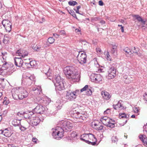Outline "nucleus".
Returning <instances> with one entry per match:
<instances>
[{"label": "nucleus", "mask_w": 147, "mask_h": 147, "mask_svg": "<svg viewBox=\"0 0 147 147\" xmlns=\"http://www.w3.org/2000/svg\"><path fill=\"white\" fill-rule=\"evenodd\" d=\"M34 77L33 76L30 77L26 76L25 79H24L22 81L24 82L25 84L28 85H31L34 82Z\"/></svg>", "instance_id": "2eb2a0df"}, {"label": "nucleus", "mask_w": 147, "mask_h": 147, "mask_svg": "<svg viewBox=\"0 0 147 147\" xmlns=\"http://www.w3.org/2000/svg\"><path fill=\"white\" fill-rule=\"evenodd\" d=\"M69 113L72 117L78 119V121L79 122H82L85 119L84 114L80 113L74 109L70 111Z\"/></svg>", "instance_id": "6e6552de"}, {"label": "nucleus", "mask_w": 147, "mask_h": 147, "mask_svg": "<svg viewBox=\"0 0 147 147\" xmlns=\"http://www.w3.org/2000/svg\"><path fill=\"white\" fill-rule=\"evenodd\" d=\"M27 121L31 125L36 126L40 123V120L38 117H34V115L31 117L29 121V120Z\"/></svg>", "instance_id": "ddd939ff"}, {"label": "nucleus", "mask_w": 147, "mask_h": 147, "mask_svg": "<svg viewBox=\"0 0 147 147\" xmlns=\"http://www.w3.org/2000/svg\"><path fill=\"white\" fill-rule=\"evenodd\" d=\"M9 41V39L7 35H5L3 40V42L5 44H7Z\"/></svg>", "instance_id": "7c9ffc66"}, {"label": "nucleus", "mask_w": 147, "mask_h": 147, "mask_svg": "<svg viewBox=\"0 0 147 147\" xmlns=\"http://www.w3.org/2000/svg\"><path fill=\"white\" fill-rule=\"evenodd\" d=\"M90 79L92 81L97 83L102 80V77L100 74L93 73L90 76Z\"/></svg>", "instance_id": "9b49d317"}, {"label": "nucleus", "mask_w": 147, "mask_h": 147, "mask_svg": "<svg viewBox=\"0 0 147 147\" xmlns=\"http://www.w3.org/2000/svg\"><path fill=\"white\" fill-rule=\"evenodd\" d=\"M29 64H30V63H25V65H26L28 67H29V68H30V65H29Z\"/></svg>", "instance_id": "69168bd1"}, {"label": "nucleus", "mask_w": 147, "mask_h": 147, "mask_svg": "<svg viewBox=\"0 0 147 147\" xmlns=\"http://www.w3.org/2000/svg\"><path fill=\"white\" fill-rule=\"evenodd\" d=\"M2 23L7 32H10L11 29V24L8 20H4Z\"/></svg>", "instance_id": "4468645a"}, {"label": "nucleus", "mask_w": 147, "mask_h": 147, "mask_svg": "<svg viewBox=\"0 0 147 147\" xmlns=\"http://www.w3.org/2000/svg\"><path fill=\"white\" fill-rule=\"evenodd\" d=\"M127 117H127L125 113H120L119 116V118H126Z\"/></svg>", "instance_id": "ea45409f"}, {"label": "nucleus", "mask_w": 147, "mask_h": 147, "mask_svg": "<svg viewBox=\"0 0 147 147\" xmlns=\"http://www.w3.org/2000/svg\"><path fill=\"white\" fill-rule=\"evenodd\" d=\"M122 103L123 101L122 100H120L117 104L113 105V109L115 110H117L119 109L121 110L125 109L126 107L123 106Z\"/></svg>", "instance_id": "dca6fc26"}, {"label": "nucleus", "mask_w": 147, "mask_h": 147, "mask_svg": "<svg viewBox=\"0 0 147 147\" xmlns=\"http://www.w3.org/2000/svg\"><path fill=\"white\" fill-rule=\"evenodd\" d=\"M3 135L6 137H9L11 136V134L8 129L6 128L3 130Z\"/></svg>", "instance_id": "a878e982"}, {"label": "nucleus", "mask_w": 147, "mask_h": 147, "mask_svg": "<svg viewBox=\"0 0 147 147\" xmlns=\"http://www.w3.org/2000/svg\"><path fill=\"white\" fill-rule=\"evenodd\" d=\"M62 104L61 103H59L57 102L55 104L56 107L58 109H60L62 107Z\"/></svg>", "instance_id": "e433bc0d"}, {"label": "nucleus", "mask_w": 147, "mask_h": 147, "mask_svg": "<svg viewBox=\"0 0 147 147\" xmlns=\"http://www.w3.org/2000/svg\"><path fill=\"white\" fill-rule=\"evenodd\" d=\"M108 72V74L106 76V77L108 79H110L113 78L116 76V69L113 66L109 67Z\"/></svg>", "instance_id": "9d476101"}, {"label": "nucleus", "mask_w": 147, "mask_h": 147, "mask_svg": "<svg viewBox=\"0 0 147 147\" xmlns=\"http://www.w3.org/2000/svg\"><path fill=\"white\" fill-rule=\"evenodd\" d=\"M139 137L144 145L146 146H147V138L146 136L144 135H140Z\"/></svg>", "instance_id": "412c9836"}, {"label": "nucleus", "mask_w": 147, "mask_h": 147, "mask_svg": "<svg viewBox=\"0 0 147 147\" xmlns=\"http://www.w3.org/2000/svg\"><path fill=\"white\" fill-rule=\"evenodd\" d=\"M66 95L65 98L69 100H73L75 99L77 96L80 93V91L79 90H76L74 91H69L66 92Z\"/></svg>", "instance_id": "423d86ee"}, {"label": "nucleus", "mask_w": 147, "mask_h": 147, "mask_svg": "<svg viewBox=\"0 0 147 147\" xmlns=\"http://www.w3.org/2000/svg\"><path fill=\"white\" fill-rule=\"evenodd\" d=\"M14 63L15 65L19 67L22 66L23 61L21 57H15L14 58Z\"/></svg>", "instance_id": "6ab92c4d"}, {"label": "nucleus", "mask_w": 147, "mask_h": 147, "mask_svg": "<svg viewBox=\"0 0 147 147\" xmlns=\"http://www.w3.org/2000/svg\"><path fill=\"white\" fill-rule=\"evenodd\" d=\"M52 136L54 138L57 140H60L63 136V132L62 128L57 126L52 129Z\"/></svg>", "instance_id": "20e7f679"}, {"label": "nucleus", "mask_w": 147, "mask_h": 147, "mask_svg": "<svg viewBox=\"0 0 147 147\" xmlns=\"http://www.w3.org/2000/svg\"><path fill=\"white\" fill-rule=\"evenodd\" d=\"M100 123L98 121L92 122V125L93 127L95 129V127H96L97 126H98V124H100Z\"/></svg>", "instance_id": "f704fd0d"}, {"label": "nucleus", "mask_w": 147, "mask_h": 147, "mask_svg": "<svg viewBox=\"0 0 147 147\" xmlns=\"http://www.w3.org/2000/svg\"><path fill=\"white\" fill-rule=\"evenodd\" d=\"M100 23L102 24H104L105 23V22L104 20H102L100 21Z\"/></svg>", "instance_id": "774afa93"}, {"label": "nucleus", "mask_w": 147, "mask_h": 147, "mask_svg": "<svg viewBox=\"0 0 147 147\" xmlns=\"http://www.w3.org/2000/svg\"><path fill=\"white\" fill-rule=\"evenodd\" d=\"M12 96L14 99L17 100L18 98V95H17L14 93H12Z\"/></svg>", "instance_id": "09e8293b"}, {"label": "nucleus", "mask_w": 147, "mask_h": 147, "mask_svg": "<svg viewBox=\"0 0 147 147\" xmlns=\"http://www.w3.org/2000/svg\"><path fill=\"white\" fill-rule=\"evenodd\" d=\"M96 50L98 53H100L101 51V50L100 48H96Z\"/></svg>", "instance_id": "e2e57ef3"}, {"label": "nucleus", "mask_w": 147, "mask_h": 147, "mask_svg": "<svg viewBox=\"0 0 147 147\" xmlns=\"http://www.w3.org/2000/svg\"><path fill=\"white\" fill-rule=\"evenodd\" d=\"M77 53L78 54L77 57L79 63L81 64L86 63L87 57L86 53H82V52H77Z\"/></svg>", "instance_id": "1a4fd4ad"}, {"label": "nucleus", "mask_w": 147, "mask_h": 147, "mask_svg": "<svg viewBox=\"0 0 147 147\" xmlns=\"http://www.w3.org/2000/svg\"><path fill=\"white\" fill-rule=\"evenodd\" d=\"M134 17H136V19L139 22H140L142 24H145L146 21L142 19L140 16L138 15H135Z\"/></svg>", "instance_id": "393cba45"}, {"label": "nucleus", "mask_w": 147, "mask_h": 147, "mask_svg": "<svg viewBox=\"0 0 147 147\" xmlns=\"http://www.w3.org/2000/svg\"><path fill=\"white\" fill-rule=\"evenodd\" d=\"M111 140L113 142L115 143L117 142L118 139L116 136H113L111 138Z\"/></svg>", "instance_id": "a19ab883"}, {"label": "nucleus", "mask_w": 147, "mask_h": 147, "mask_svg": "<svg viewBox=\"0 0 147 147\" xmlns=\"http://www.w3.org/2000/svg\"><path fill=\"white\" fill-rule=\"evenodd\" d=\"M100 120L104 125L107 127L111 128H113L115 127V121L107 117H102Z\"/></svg>", "instance_id": "0eeeda50"}, {"label": "nucleus", "mask_w": 147, "mask_h": 147, "mask_svg": "<svg viewBox=\"0 0 147 147\" xmlns=\"http://www.w3.org/2000/svg\"><path fill=\"white\" fill-rule=\"evenodd\" d=\"M91 87L89 88L88 89L86 92V94L88 95H90L92 94V91L91 89Z\"/></svg>", "instance_id": "58836bf2"}, {"label": "nucleus", "mask_w": 147, "mask_h": 147, "mask_svg": "<svg viewBox=\"0 0 147 147\" xmlns=\"http://www.w3.org/2000/svg\"><path fill=\"white\" fill-rule=\"evenodd\" d=\"M63 72L67 78L74 80V81H78L80 79L79 72L77 71L73 67H66L64 68Z\"/></svg>", "instance_id": "f257e3e1"}, {"label": "nucleus", "mask_w": 147, "mask_h": 147, "mask_svg": "<svg viewBox=\"0 0 147 147\" xmlns=\"http://www.w3.org/2000/svg\"><path fill=\"white\" fill-rule=\"evenodd\" d=\"M47 68L49 69H48V71H47V72L45 73L46 75L48 77H50L49 78H48L50 80H54V81H55V80H53V78H52V77H51V76H52V70L48 66H47Z\"/></svg>", "instance_id": "5701e85b"}, {"label": "nucleus", "mask_w": 147, "mask_h": 147, "mask_svg": "<svg viewBox=\"0 0 147 147\" xmlns=\"http://www.w3.org/2000/svg\"><path fill=\"white\" fill-rule=\"evenodd\" d=\"M69 13L71 15L73 16V17L76 18V19H77L76 14L73 10H70Z\"/></svg>", "instance_id": "49530a36"}, {"label": "nucleus", "mask_w": 147, "mask_h": 147, "mask_svg": "<svg viewBox=\"0 0 147 147\" xmlns=\"http://www.w3.org/2000/svg\"><path fill=\"white\" fill-rule=\"evenodd\" d=\"M98 3L99 5L102 6L103 5V3L102 1L100 0L99 1Z\"/></svg>", "instance_id": "052dcab7"}, {"label": "nucleus", "mask_w": 147, "mask_h": 147, "mask_svg": "<svg viewBox=\"0 0 147 147\" xmlns=\"http://www.w3.org/2000/svg\"><path fill=\"white\" fill-rule=\"evenodd\" d=\"M38 141V139L35 137L33 138L32 141L35 142V143H37V141Z\"/></svg>", "instance_id": "13d9d810"}, {"label": "nucleus", "mask_w": 147, "mask_h": 147, "mask_svg": "<svg viewBox=\"0 0 147 147\" xmlns=\"http://www.w3.org/2000/svg\"><path fill=\"white\" fill-rule=\"evenodd\" d=\"M2 55L3 56H4L7 55V53L6 52H2L1 53Z\"/></svg>", "instance_id": "338daca9"}, {"label": "nucleus", "mask_w": 147, "mask_h": 147, "mask_svg": "<svg viewBox=\"0 0 147 147\" xmlns=\"http://www.w3.org/2000/svg\"><path fill=\"white\" fill-rule=\"evenodd\" d=\"M69 4L71 6H74L77 4L78 3L75 1H70L68 2Z\"/></svg>", "instance_id": "473e14b6"}, {"label": "nucleus", "mask_w": 147, "mask_h": 147, "mask_svg": "<svg viewBox=\"0 0 147 147\" xmlns=\"http://www.w3.org/2000/svg\"><path fill=\"white\" fill-rule=\"evenodd\" d=\"M117 49L116 46L114 45L113 46L111 49V53L115 55V53H116V49Z\"/></svg>", "instance_id": "2f4dec72"}, {"label": "nucleus", "mask_w": 147, "mask_h": 147, "mask_svg": "<svg viewBox=\"0 0 147 147\" xmlns=\"http://www.w3.org/2000/svg\"><path fill=\"white\" fill-rule=\"evenodd\" d=\"M30 67H33L35 66L36 62L34 61H30Z\"/></svg>", "instance_id": "79ce46f5"}, {"label": "nucleus", "mask_w": 147, "mask_h": 147, "mask_svg": "<svg viewBox=\"0 0 147 147\" xmlns=\"http://www.w3.org/2000/svg\"><path fill=\"white\" fill-rule=\"evenodd\" d=\"M136 49L135 47H132V49H131V51L133 53H137L138 52L136 50Z\"/></svg>", "instance_id": "8fccbe9b"}, {"label": "nucleus", "mask_w": 147, "mask_h": 147, "mask_svg": "<svg viewBox=\"0 0 147 147\" xmlns=\"http://www.w3.org/2000/svg\"><path fill=\"white\" fill-rule=\"evenodd\" d=\"M80 42H81L82 45H86V43H87V42L84 40L81 39L80 40Z\"/></svg>", "instance_id": "3c124183"}, {"label": "nucleus", "mask_w": 147, "mask_h": 147, "mask_svg": "<svg viewBox=\"0 0 147 147\" xmlns=\"http://www.w3.org/2000/svg\"><path fill=\"white\" fill-rule=\"evenodd\" d=\"M28 95V92L25 90L23 89L22 91L20 92L18 94V99L20 100L23 99L27 97Z\"/></svg>", "instance_id": "a211bd4d"}, {"label": "nucleus", "mask_w": 147, "mask_h": 147, "mask_svg": "<svg viewBox=\"0 0 147 147\" xmlns=\"http://www.w3.org/2000/svg\"><path fill=\"white\" fill-rule=\"evenodd\" d=\"M80 139L92 145H95L97 141V139L94 135L92 134H84L81 136Z\"/></svg>", "instance_id": "f03ea898"}, {"label": "nucleus", "mask_w": 147, "mask_h": 147, "mask_svg": "<svg viewBox=\"0 0 147 147\" xmlns=\"http://www.w3.org/2000/svg\"><path fill=\"white\" fill-rule=\"evenodd\" d=\"M60 34L61 35L63 36L65 35V31L63 30H61L59 32Z\"/></svg>", "instance_id": "6e6d98bb"}, {"label": "nucleus", "mask_w": 147, "mask_h": 147, "mask_svg": "<svg viewBox=\"0 0 147 147\" xmlns=\"http://www.w3.org/2000/svg\"><path fill=\"white\" fill-rule=\"evenodd\" d=\"M17 114L18 115H22L25 119H29V121L31 117L34 115H32V112H29L28 113H26L24 112L23 113L18 112Z\"/></svg>", "instance_id": "f3484780"}, {"label": "nucleus", "mask_w": 147, "mask_h": 147, "mask_svg": "<svg viewBox=\"0 0 147 147\" xmlns=\"http://www.w3.org/2000/svg\"><path fill=\"white\" fill-rule=\"evenodd\" d=\"M32 90L34 92L35 95L41 94L42 93V89L41 86H36L32 88Z\"/></svg>", "instance_id": "aec40b11"}, {"label": "nucleus", "mask_w": 147, "mask_h": 147, "mask_svg": "<svg viewBox=\"0 0 147 147\" xmlns=\"http://www.w3.org/2000/svg\"><path fill=\"white\" fill-rule=\"evenodd\" d=\"M41 45H36L35 47H34V46H33L32 47L33 49L35 51H39L41 49Z\"/></svg>", "instance_id": "c85d7f7f"}, {"label": "nucleus", "mask_w": 147, "mask_h": 147, "mask_svg": "<svg viewBox=\"0 0 147 147\" xmlns=\"http://www.w3.org/2000/svg\"><path fill=\"white\" fill-rule=\"evenodd\" d=\"M123 50L127 54H129L131 55V54H132V52L131 51V49L130 50L128 47L125 48Z\"/></svg>", "instance_id": "c756f323"}, {"label": "nucleus", "mask_w": 147, "mask_h": 147, "mask_svg": "<svg viewBox=\"0 0 147 147\" xmlns=\"http://www.w3.org/2000/svg\"><path fill=\"white\" fill-rule=\"evenodd\" d=\"M101 94L103 98L107 100H109L111 97L110 94L105 91H102L101 92Z\"/></svg>", "instance_id": "4be33fe9"}, {"label": "nucleus", "mask_w": 147, "mask_h": 147, "mask_svg": "<svg viewBox=\"0 0 147 147\" xmlns=\"http://www.w3.org/2000/svg\"><path fill=\"white\" fill-rule=\"evenodd\" d=\"M70 120H62L59 122V125L60 127L62 128L63 132L68 131L69 129H71L73 124Z\"/></svg>", "instance_id": "39448f33"}, {"label": "nucleus", "mask_w": 147, "mask_h": 147, "mask_svg": "<svg viewBox=\"0 0 147 147\" xmlns=\"http://www.w3.org/2000/svg\"><path fill=\"white\" fill-rule=\"evenodd\" d=\"M133 111L135 113H137L138 115L139 114L138 113L139 112L138 108L136 107L133 108Z\"/></svg>", "instance_id": "c03bdc74"}, {"label": "nucleus", "mask_w": 147, "mask_h": 147, "mask_svg": "<svg viewBox=\"0 0 147 147\" xmlns=\"http://www.w3.org/2000/svg\"><path fill=\"white\" fill-rule=\"evenodd\" d=\"M55 82L54 80H53L55 87L56 90L59 91L63 90L65 89L64 86L63 81L61 78L60 76L58 75L55 76Z\"/></svg>", "instance_id": "7ed1b4c3"}, {"label": "nucleus", "mask_w": 147, "mask_h": 147, "mask_svg": "<svg viewBox=\"0 0 147 147\" xmlns=\"http://www.w3.org/2000/svg\"><path fill=\"white\" fill-rule=\"evenodd\" d=\"M99 19V17H95L92 18V20L93 21H96Z\"/></svg>", "instance_id": "680f3d73"}, {"label": "nucleus", "mask_w": 147, "mask_h": 147, "mask_svg": "<svg viewBox=\"0 0 147 147\" xmlns=\"http://www.w3.org/2000/svg\"><path fill=\"white\" fill-rule=\"evenodd\" d=\"M13 71V70L12 68L9 69L6 71V75H10L12 73Z\"/></svg>", "instance_id": "c9c22d12"}, {"label": "nucleus", "mask_w": 147, "mask_h": 147, "mask_svg": "<svg viewBox=\"0 0 147 147\" xmlns=\"http://www.w3.org/2000/svg\"><path fill=\"white\" fill-rule=\"evenodd\" d=\"M110 110L109 109H107L106 111H104V114H107L110 112Z\"/></svg>", "instance_id": "4d7b16f0"}, {"label": "nucleus", "mask_w": 147, "mask_h": 147, "mask_svg": "<svg viewBox=\"0 0 147 147\" xmlns=\"http://www.w3.org/2000/svg\"><path fill=\"white\" fill-rule=\"evenodd\" d=\"M77 136V134L76 133V132L73 131L71 134V137L73 138H75Z\"/></svg>", "instance_id": "de8ad7c7"}, {"label": "nucleus", "mask_w": 147, "mask_h": 147, "mask_svg": "<svg viewBox=\"0 0 147 147\" xmlns=\"http://www.w3.org/2000/svg\"><path fill=\"white\" fill-rule=\"evenodd\" d=\"M144 100L145 101L146 103H147V92L144 95Z\"/></svg>", "instance_id": "603ef678"}, {"label": "nucleus", "mask_w": 147, "mask_h": 147, "mask_svg": "<svg viewBox=\"0 0 147 147\" xmlns=\"http://www.w3.org/2000/svg\"><path fill=\"white\" fill-rule=\"evenodd\" d=\"M88 85H86L83 88H82L81 89L80 92V93L84 91H86L88 89Z\"/></svg>", "instance_id": "a18cd8bd"}, {"label": "nucleus", "mask_w": 147, "mask_h": 147, "mask_svg": "<svg viewBox=\"0 0 147 147\" xmlns=\"http://www.w3.org/2000/svg\"><path fill=\"white\" fill-rule=\"evenodd\" d=\"M55 41V39L52 37H50L48 38V42L50 44L53 43Z\"/></svg>", "instance_id": "72a5a7b5"}, {"label": "nucleus", "mask_w": 147, "mask_h": 147, "mask_svg": "<svg viewBox=\"0 0 147 147\" xmlns=\"http://www.w3.org/2000/svg\"><path fill=\"white\" fill-rule=\"evenodd\" d=\"M105 54L107 57V60L110 61L111 60V57L109 55V53L107 51V53L105 52Z\"/></svg>", "instance_id": "37998d69"}, {"label": "nucleus", "mask_w": 147, "mask_h": 147, "mask_svg": "<svg viewBox=\"0 0 147 147\" xmlns=\"http://www.w3.org/2000/svg\"><path fill=\"white\" fill-rule=\"evenodd\" d=\"M123 78L125 79V82L126 83H129L132 81V78L129 76L127 77V76L124 75L123 76Z\"/></svg>", "instance_id": "bb28decb"}, {"label": "nucleus", "mask_w": 147, "mask_h": 147, "mask_svg": "<svg viewBox=\"0 0 147 147\" xmlns=\"http://www.w3.org/2000/svg\"><path fill=\"white\" fill-rule=\"evenodd\" d=\"M103 126L100 124H98V126H97L96 127H95V129L97 130H101L103 129Z\"/></svg>", "instance_id": "4c0bfd02"}, {"label": "nucleus", "mask_w": 147, "mask_h": 147, "mask_svg": "<svg viewBox=\"0 0 147 147\" xmlns=\"http://www.w3.org/2000/svg\"><path fill=\"white\" fill-rule=\"evenodd\" d=\"M24 57L25 56L28 55V52H27V51H24Z\"/></svg>", "instance_id": "bf43d9fd"}, {"label": "nucleus", "mask_w": 147, "mask_h": 147, "mask_svg": "<svg viewBox=\"0 0 147 147\" xmlns=\"http://www.w3.org/2000/svg\"><path fill=\"white\" fill-rule=\"evenodd\" d=\"M16 55L21 57H22L24 58V51L20 50H18L16 52Z\"/></svg>", "instance_id": "cd10ccee"}, {"label": "nucleus", "mask_w": 147, "mask_h": 147, "mask_svg": "<svg viewBox=\"0 0 147 147\" xmlns=\"http://www.w3.org/2000/svg\"><path fill=\"white\" fill-rule=\"evenodd\" d=\"M12 123L15 126H20V120H18L16 119H14L12 121Z\"/></svg>", "instance_id": "b1692460"}, {"label": "nucleus", "mask_w": 147, "mask_h": 147, "mask_svg": "<svg viewBox=\"0 0 147 147\" xmlns=\"http://www.w3.org/2000/svg\"><path fill=\"white\" fill-rule=\"evenodd\" d=\"M5 72V70H3V69H0V74L2 75H4V72Z\"/></svg>", "instance_id": "5fc2aeb1"}, {"label": "nucleus", "mask_w": 147, "mask_h": 147, "mask_svg": "<svg viewBox=\"0 0 147 147\" xmlns=\"http://www.w3.org/2000/svg\"><path fill=\"white\" fill-rule=\"evenodd\" d=\"M53 36L56 38H58L59 36V35L56 33H54L53 34Z\"/></svg>", "instance_id": "0e129e2a"}, {"label": "nucleus", "mask_w": 147, "mask_h": 147, "mask_svg": "<svg viewBox=\"0 0 147 147\" xmlns=\"http://www.w3.org/2000/svg\"><path fill=\"white\" fill-rule=\"evenodd\" d=\"M20 125V128L22 131H24L26 129V128L21 125V124Z\"/></svg>", "instance_id": "864d4df0"}, {"label": "nucleus", "mask_w": 147, "mask_h": 147, "mask_svg": "<svg viewBox=\"0 0 147 147\" xmlns=\"http://www.w3.org/2000/svg\"><path fill=\"white\" fill-rule=\"evenodd\" d=\"M45 108L41 105H38L34 109L32 110V115H34L35 113L41 114L45 110Z\"/></svg>", "instance_id": "f8f14e48"}]
</instances>
